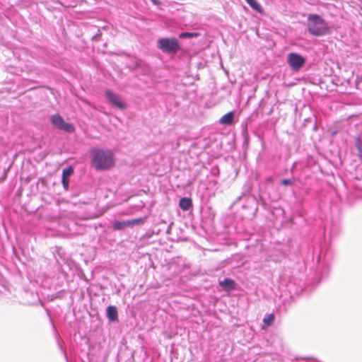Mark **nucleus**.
I'll use <instances>...</instances> for the list:
<instances>
[{
    "instance_id": "nucleus-1",
    "label": "nucleus",
    "mask_w": 362,
    "mask_h": 362,
    "mask_svg": "<svg viewBox=\"0 0 362 362\" xmlns=\"http://www.w3.org/2000/svg\"><path fill=\"white\" fill-rule=\"evenodd\" d=\"M91 165L97 170L111 168L115 164L113 153L110 150L92 149Z\"/></svg>"
},
{
    "instance_id": "nucleus-2",
    "label": "nucleus",
    "mask_w": 362,
    "mask_h": 362,
    "mask_svg": "<svg viewBox=\"0 0 362 362\" xmlns=\"http://www.w3.org/2000/svg\"><path fill=\"white\" fill-rule=\"evenodd\" d=\"M308 29L315 36H322L329 33V28L327 23L317 14L308 16Z\"/></svg>"
},
{
    "instance_id": "nucleus-3",
    "label": "nucleus",
    "mask_w": 362,
    "mask_h": 362,
    "mask_svg": "<svg viewBox=\"0 0 362 362\" xmlns=\"http://www.w3.org/2000/svg\"><path fill=\"white\" fill-rule=\"evenodd\" d=\"M158 49L166 53H176L180 49L179 41L175 38L163 37L157 41Z\"/></svg>"
},
{
    "instance_id": "nucleus-4",
    "label": "nucleus",
    "mask_w": 362,
    "mask_h": 362,
    "mask_svg": "<svg viewBox=\"0 0 362 362\" xmlns=\"http://www.w3.org/2000/svg\"><path fill=\"white\" fill-rule=\"evenodd\" d=\"M50 120L52 124L58 129L63 130L69 133L74 132L75 131V127L74 125L65 122L62 117L59 114L52 115Z\"/></svg>"
},
{
    "instance_id": "nucleus-5",
    "label": "nucleus",
    "mask_w": 362,
    "mask_h": 362,
    "mask_svg": "<svg viewBox=\"0 0 362 362\" xmlns=\"http://www.w3.org/2000/svg\"><path fill=\"white\" fill-rule=\"evenodd\" d=\"M287 62L293 71H298L304 66L305 59L299 54L291 52L287 56Z\"/></svg>"
},
{
    "instance_id": "nucleus-6",
    "label": "nucleus",
    "mask_w": 362,
    "mask_h": 362,
    "mask_svg": "<svg viewBox=\"0 0 362 362\" xmlns=\"http://www.w3.org/2000/svg\"><path fill=\"white\" fill-rule=\"evenodd\" d=\"M145 221L144 218H138L132 220L119 221H114L112 223V228L115 230H121L127 227H134L136 225H141Z\"/></svg>"
},
{
    "instance_id": "nucleus-7",
    "label": "nucleus",
    "mask_w": 362,
    "mask_h": 362,
    "mask_svg": "<svg viewBox=\"0 0 362 362\" xmlns=\"http://www.w3.org/2000/svg\"><path fill=\"white\" fill-rule=\"evenodd\" d=\"M105 95L108 100V102L112 105H113L120 110H124L127 107L126 103L122 101V100L119 95L112 93V91H110L109 90L105 91Z\"/></svg>"
},
{
    "instance_id": "nucleus-8",
    "label": "nucleus",
    "mask_w": 362,
    "mask_h": 362,
    "mask_svg": "<svg viewBox=\"0 0 362 362\" xmlns=\"http://www.w3.org/2000/svg\"><path fill=\"white\" fill-rule=\"evenodd\" d=\"M219 285L226 291H232L235 288V281L233 279L226 278L219 282Z\"/></svg>"
},
{
    "instance_id": "nucleus-9",
    "label": "nucleus",
    "mask_w": 362,
    "mask_h": 362,
    "mask_svg": "<svg viewBox=\"0 0 362 362\" xmlns=\"http://www.w3.org/2000/svg\"><path fill=\"white\" fill-rule=\"evenodd\" d=\"M107 317L110 321L114 322L118 320V313L117 308L113 305H110L107 308L106 310Z\"/></svg>"
},
{
    "instance_id": "nucleus-10",
    "label": "nucleus",
    "mask_w": 362,
    "mask_h": 362,
    "mask_svg": "<svg viewBox=\"0 0 362 362\" xmlns=\"http://www.w3.org/2000/svg\"><path fill=\"white\" fill-rule=\"evenodd\" d=\"M193 206L192 200L189 197L181 198L179 202V206L183 211H188Z\"/></svg>"
},
{
    "instance_id": "nucleus-11",
    "label": "nucleus",
    "mask_w": 362,
    "mask_h": 362,
    "mask_svg": "<svg viewBox=\"0 0 362 362\" xmlns=\"http://www.w3.org/2000/svg\"><path fill=\"white\" fill-rule=\"evenodd\" d=\"M233 112H228L220 119V123L222 124H231L233 122Z\"/></svg>"
},
{
    "instance_id": "nucleus-12",
    "label": "nucleus",
    "mask_w": 362,
    "mask_h": 362,
    "mask_svg": "<svg viewBox=\"0 0 362 362\" xmlns=\"http://www.w3.org/2000/svg\"><path fill=\"white\" fill-rule=\"evenodd\" d=\"M246 2L256 11L259 13H264V10L261 5L256 0H245Z\"/></svg>"
},
{
    "instance_id": "nucleus-13",
    "label": "nucleus",
    "mask_w": 362,
    "mask_h": 362,
    "mask_svg": "<svg viewBox=\"0 0 362 362\" xmlns=\"http://www.w3.org/2000/svg\"><path fill=\"white\" fill-rule=\"evenodd\" d=\"M275 317L274 314H269L267 317L264 318L263 322L264 326L262 327V329H264L267 328L268 327L271 326L274 321Z\"/></svg>"
},
{
    "instance_id": "nucleus-14",
    "label": "nucleus",
    "mask_w": 362,
    "mask_h": 362,
    "mask_svg": "<svg viewBox=\"0 0 362 362\" xmlns=\"http://www.w3.org/2000/svg\"><path fill=\"white\" fill-rule=\"evenodd\" d=\"M199 35V33H182L180 34L179 37L180 38H190V37H198Z\"/></svg>"
},
{
    "instance_id": "nucleus-15",
    "label": "nucleus",
    "mask_w": 362,
    "mask_h": 362,
    "mask_svg": "<svg viewBox=\"0 0 362 362\" xmlns=\"http://www.w3.org/2000/svg\"><path fill=\"white\" fill-rule=\"evenodd\" d=\"M74 173V170L72 168H69L67 169L63 170L62 177L69 178V177Z\"/></svg>"
},
{
    "instance_id": "nucleus-16",
    "label": "nucleus",
    "mask_w": 362,
    "mask_h": 362,
    "mask_svg": "<svg viewBox=\"0 0 362 362\" xmlns=\"http://www.w3.org/2000/svg\"><path fill=\"white\" fill-rule=\"evenodd\" d=\"M62 184L64 188L67 190L69 189V178L62 177Z\"/></svg>"
},
{
    "instance_id": "nucleus-17",
    "label": "nucleus",
    "mask_w": 362,
    "mask_h": 362,
    "mask_svg": "<svg viewBox=\"0 0 362 362\" xmlns=\"http://www.w3.org/2000/svg\"><path fill=\"white\" fill-rule=\"evenodd\" d=\"M281 183L283 185H289L291 184V180H289V179H284L281 181Z\"/></svg>"
},
{
    "instance_id": "nucleus-18",
    "label": "nucleus",
    "mask_w": 362,
    "mask_h": 362,
    "mask_svg": "<svg viewBox=\"0 0 362 362\" xmlns=\"http://www.w3.org/2000/svg\"><path fill=\"white\" fill-rule=\"evenodd\" d=\"M153 4L155 5H159L160 2L158 0H151Z\"/></svg>"
},
{
    "instance_id": "nucleus-19",
    "label": "nucleus",
    "mask_w": 362,
    "mask_h": 362,
    "mask_svg": "<svg viewBox=\"0 0 362 362\" xmlns=\"http://www.w3.org/2000/svg\"><path fill=\"white\" fill-rule=\"evenodd\" d=\"M357 146H358V148L359 151L361 152L362 151L361 146V144L359 143L358 144Z\"/></svg>"
},
{
    "instance_id": "nucleus-20",
    "label": "nucleus",
    "mask_w": 362,
    "mask_h": 362,
    "mask_svg": "<svg viewBox=\"0 0 362 362\" xmlns=\"http://www.w3.org/2000/svg\"><path fill=\"white\" fill-rule=\"evenodd\" d=\"M267 180H268L269 182H271V181H272V179L271 177H269V178H268V179H267Z\"/></svg>"
}]
</instances>
